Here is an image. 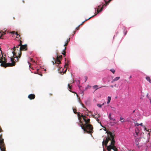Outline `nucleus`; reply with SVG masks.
Here are the masks:
<instances>
[{
	"instance_id": "nucleus-1",
	"label": "nucleus",
	"mask_w": 151,
	"mask_h": 151,
	"mask_svg": "<svg viewBox=\"0 0 151 151\" xmlns=\"http://www.w3.org/2000/svg\"><path fill=\"white\" fill-rule=\"evenodd\" d=\"M78 117V119L79 120V122L80 123L79 124L80 126L81 127L82 129H83L85 132L92 135V134L93 132V127L91 124H89L90 122V119H89L86 118L84 120L85 124H83L82 122L81 121V118H80V113L78 112L77 114Z\"/></svg>"
},
{
	"instance_id": "nucleus-2",
	"label": "nucleus",
	"mask_w": 151,
	"mask_h": 151,
	"mask_svg": "<svg viewBox=\"0 0 151 151\" xmlns=\"http://www.w3.org/2000/svg\"><path fill=\"white\" fill-rule=\"evenodd\" d=\"M18 45L14 46L12 48V52L13 54V58L14 59L15 62H17L19 61V59L20 58L22 53Z\"/></svg>"
},
{
	"instance_id": "nucleus-3",
	"label": "nucleus",
	"mask_w": 151,
	"mask_h": 151,
	"mask_svg": "<svg viewBox=\"0 0 151 151\" xmlns=\"http://www.w3.org/2000/svg\"><path fill=\"white\" fill-rule=\"evenodd\" d=\"M11 60L12 63H6V59L2 55L1 58H0V63H1V66L6 68L7 67H12L15 66V63L14 61V59L11 58Z\"/></svg>"
},
{
	"instance_id": "nucleus-4",
	"label": "nucleus",
	"mask_w": 151,
	"mask_h": 151,
	"mask_svg": "<svg viewBox=\"0 0 151 151\" xmlns=\"http://www.w3.org/2000/svg\"><path fill=\"white\" fill-rule=\"evenodd\" d=\"M19 39L20 40L19 44L18 45V47H19V49L21 50V51L27 50V45H22V38L20 37Z\"/></svg>"
},
{
	"instance_id": "nucleus-5",
	"label": "nucleus",
	"mask_w": 151,
	"mask_h": 151,
	"mask_svg": "<svg viewBox=\"0 0 151 151\" xmlns=\"http://www.w3.org/2000/svg\"><path fill=\"white\" fill-rule=\"evenodd\" d=\"M111 140V138L109 137H108L106 138L105 140H104L102 142V145L103 146L105 145L106 146H107V144L109 140Z\"/></svg>"
},
{
	"instance_id": "nucleus-6",
	"label": "nucleus",
	"mask_w": 151,
	"mask_h": 151,
	"mask_svg": "<svg viewBox=\"0 0 151 151\" xmlns=\"http://www.w3.org/2000/svg\"><path fill=\"white\" fill-rule=\"evenodd\" d=\"M62 55H61L59 57L57 56V58H56L55 60V63H57L58 64V65H59L61 63V62L60 60V59H61L62 58Z\"/></svg>"
},
{
	"instance_id": "nucleus-7",
	"label": "nucleus",
	"mask_w": 151,
	"mask_h": 151,
	"mask_svg": "<svg viewBox=\"0 0 151 151\" xmlns=\"http://www.w3.org/2000/svg\"><path fill=\"white\" fill-rule=\"evenodd\" d=\"M107 133L108 134L110 135V137L111 138V139H114V133L111 132L110 131H107Z\"/></svg>"
},
{
	"instance_id": "nucleus-8",
	"label": "nucleus",
	"mask_w": 151,
	"mask_h": 151,
	"mask_svg": "<svg viewBox=\"0 0 151 151\" xmlns=\"http://www.w3.org/2000/svg\"><path fill=\"white\" fill-rule=\"evenodd\" d=\"M35 97V96L34 94H30L28 96V98L30 100L34 99Z\"/></svg>"
},
{
	"instance_id": "nucleus-9",
	"label": "nucleus",
	"mask_w": 151,
	"mask_h": 151,
	"mask_svg": "<svg viewBox=\"0 0 151 151\" xmlns=\"http://www.w3.org/2000/svg\"><path fill=\"white\" fill-rule=\"evenodd\" d=\"M104 6V5H103L102 6ZM102 7H102L101 8V9H100V10H99L98 9H97V13H95V15H94L93 16H92V17H94L95 15H96V14H97L99 12H100L101 11H102ZM91 17H90V18H89L88 19H87V20H85V21H87V20H88V19H89L91 18Z\"/></svg>"
},
{
	"instance_id": "nucleus-10",
	"label": "nucleus",
	"mask_w": 151,
	"mask_h": 151,
	"mask_svg": "<svg viewBox=\"0 0 151 151\" xmlns=\"http://www.w3.org/2000/svg\"><path fill=\"white\" fill-rule=\"evenodd\" d=\"M104 87V86H101V87H99V86L97 85H94V86H93V88L94 89H95V90H97V89H98L99 88H101V87Z\"/></svg>"
},
{
	"instance_id": "nucleus-11",
	"label": "nucleus",
	"mask_w": 151,
	"mask_h": 151,
	"mask_svg": "<svg viewBox=\"0 0 151 151\" xmlns=\"http://www.w3.org/2000/svg\"><path fill=\"white\" fill-rule=\"evenodd\" d=\"M110 140H111V144L110 145H111V146L114 145V144L115 143V141L114 139H111Z\"/></svg>"
},
{
	"instance_id": "nucleus-12",
	"label": "nucleus",
	"mask_w": 151,
	"mask_h": 151,
	"mask_svg": "<svg viewBox=\"0 0 151 151\" xmlns=\"http://www.w3.org/2000/svg\"><path fill=\"white\" fill-rule=\"evenodd\" d=\"M66 47H65L64 49L63 50L62 52V54L64 55V56L65 57V53L66 51L65 50L66 49Z\"/></svg>"
},
{
	"instance_id": "nucleus-13",
	"label": "nucleus",
	"mask_w": 151,
	"mask_h": 151,
	"mask_svg": "<svg viewBox=\"0 0 151 151\" xmlns=\"http://www.w3.org/2000/svg\"><path fill=\"white\" fill-rule=\"evenodd\" d=\"M11 33L12 34H16L17 36H19V37H20V35L18 34L17 32H16L15 31H12L11 32Z\"/></svg>"
},
{
	"instance_id": "nucleus-14",
	"label": "nucleus",
	"mask_w": 151,
	"mask_h": 151,
	"mask_svg": "<svg viewBox=\"0 0 151 151\" xmlns=\"http://www.w3.org/2000/svg\"><path fill=\"white\" fill-rule=\"evenodd\" d=\"M112 149V146L109 145L107 146V150L108 151H111V149Z\"/></svg>"
},
{
	"instance_id": "nucleus-15",
	"label": "nucleus",
	"mask_w": 151,
	"mask_h": 151,
	"mask_svg": "<svg viewBox=\"0 0 151 151\" xmlns=\"http://www.w3.org/2000/svg\"><path fill=\"white\" fill-rule=\"evenodd\" d=\"M82 117L83 118V120H85V119H86V118H87V116H86L85 115H81L80 114V118H81V117Z\"/></svg>"
},
{
	"instance_id": "nucleus-16",
	"label": "nucleus",
	"mask_w": 151,
	"mask_h": 151,
	"mask_svg": "<svg viewBox=\"0 0 151 151\" xmlns=\"http://www.w3.org/2000/svg\"><path fill=\"white\" fill-rule=\"evenodd\" d=\"M95 118L96 119V120L101 125L103 128H105L103 126L100 122L99 119H98V118L97 117H95Z\"/></svg>"
},
{
	"instance_id": "nucleus-17",
	"label": "nucleus",
	"mask_w": 151,
	"mask_h": 151,
	"mask_svg": "<svg viewBox=\"0 0 151 151\" xmlns=\"http://www.w3.org/2000/svg\"><path fill=\"white\" fill-rule=\"evenodd\" d=\"M112 149H113L114 151H116L117 150V148L114 145L112 146Z\"/></svg>"
},
{
	"instance_id": "nucleus-18",
	"label": "nucleus",
	"mask_w": 151,
	"mask_h": 151,
	"mask_svg": "<svg viewBox=\"0 0 151 151\" xmlns=\"http://www.w3.org/2000/svg\"><path fill=\"white\" fill-rule=\"evenodd\" d=\"M146 78L148 81H149L150 83H151V79H150L149 77L147 76L146 77Z\"/></svg>"
},
{
	"instance_id": "nucleus-19",
	"label": "nucleus",
	"mask_w": 151,
	"mask_h": 151,
	"mask_svg": "<svg viewBox=\"0 0 151 151\" xmlns=\"http://www.w3.org/2000/svg\"><path fill=\"white\" fill-rule=\"evenodd\" d=\"M111 99V97H110V96H109L108 97V101H107V103L108 104H109V103L110 102Z\"/></svg>"
},
{
	"instance_id": "nucleus-20",
	"label": "nucleus",
	"mask_w": 151,
	"mask_h": 151,
	"mask_svg": "<svg viewBox=\"0 0 151 151\" xmlns=\"http://www.w3.org/2000/svg\"><path fill=\"white\" fill-rule=\"evenodd\" d=\"M112 0H109V1H105V0H104V1L105 2V4H104V5H105V6H106L107 4H108L109 2H110Z\"/></svg>"
},
{
	"instance_id": "nucleus-21",
	"label": "nucleus",
	"mask_w": 151,
	"mask_h": 151,
	"mask_svg": "<svg viewBox=\"0 0 151 151\" xmlns=\"http://www.w3.org/2000/svg\"><path fill=\"white\" fill-rule=\"evenodd\" d=\"M69 41V39L68 40H67V41H66V42H65V44L64 45V46H65V47H66V46L67 45L68 42Z\"/></svg>"
},
{
	"instance_id": "nucleus-22",
	"label": "nucleus",
	"mask_w": 151,
	"mask_h": 151,
	"mask_svg": "<svg viewBox=\"0 0 151 151\" xmlns=\"http://www.w3.org/2000/svg\"><path fill=\"white\" fill-rule=\"evenodd\" d=\"M120 78V77H117L114 79V81H116L118 80Z\"/></svg>"
},
{
	"instance_id": "nucleus-23",
	"label": "nucleus",
	"mask_w": 151,
	"mask_h": 151,
	"mask_svg": "<svg viewBox=\"0 0 151 151\" xmlns=\"http://www.w3.org/2000/svg\"><path fill=\"white\" fill-rule=\"evenodd\" d=\"M120 121L122 122H124V119L123 118L121 117L120 118Z\"/></svg>"
},
{
	"instance_id": "nucleus-24",
	"label": "nucleus",
	"mask_w": 151,
	"mask_h": 151,
	"mask_svg": "<svg viewBox=\"0 0 151 151\" xmlns=\"http://www.w3.org/2000/svg\"><path fill=\"white\" fill-rule=\"evenodd\" d=\"M4 34H5V33H4V32L3 34H1V33H0V39H3V38H2V37Z\"/></svg>"
},
{
	"instance_id": "nucleus-25",
	"label": "nucleus",
	"mask_w": 151,
	"mask_h": 151,
	"mask_svg": "<svg viewBox=\"0 0 151 151\" xmlns=\"http://www.w3.org/2000/svg\"><path fill=\"white\" fill-rule=\"evenodd\" d=\"M72 86H70V84H68V88H69L70 89L71 88Z\"/></svg>"
},
{
	"instance_id": "nucleus-26",
	"label": "nucleus",
	"mask_w": 151,
	"mask_h": 151,
	"mask_svg": "<svg viewBox=\"0 0 151 151\" xmlns=\"http://www.w3.org/2000/svg\"><path fill=\"white\" fill-rule=\"evenodd\" d=\"M110 70L114 74V73L115 72V70L114 69H111Z\"/></svg>"
},
{
	"instance_id": "nucleus-27",
	"label": "nucleus",
	"mask_w": 151,
	"mask_h": 151,
	"mask_svg": "<svg viewBox=\"0 0 151 151\" xmlns=\"http://www.w3.org/2000/svg\"><path fill=\"white\" fill-rule=\"evenodd\" d=\"M97 106H98L99 107L101 108L102 107L101 104H97Z\"/></svg>"
},
{
	"instance_id": "nucleus-28",
	"label": "nucleus",
	"mask_w": 151,
	"mask_h": 151,
	"mask_svg": "<svg viewBox=\"0 0 151 151\" xmlns=\"http://www.w3.org/2000/svg\"><path fill=\"white\" fill-rule=\"evenodd\" d=\"M109 119L111 120H112L113 121H115V119L114 118H112V117H111Z\"/></svg>"
},
{
	"instance_id": "nucleus-29",
	"label": "nucleus",
	"mask_w": 151,
	"mask_h": 151,
	"mask_svg": "<svg viewBox=\"0 0 151 151\" xmlns=\"http://www.w3.org/2000/svg\"><path fill=\"white\" fill-rule=\"evenodd\" d=\"M100 116V115H99V114H98L97 116H94L93 115V116H94V118H95V117H97L98 118H99Z\"/></svg>"
},
{
	"instance_id": "nucleus-30",
	"label": "nucleus",
	"mask_w": 151,
	"mask_h": 151,
	"mask_svg": "<svg viewBox=\"0 0 151 151\" xmlns=\"http://www.w3.org/2000/svg\"><path fill=\"white\" fill-rule=\"evenodd\" d=\"M124 31H125L124 35H125L126 34V33L127 32V31L126 30V29H125L124 30Z\"/></svg>"
},
{
	"instance_id": "nucleus-31",
	"label": "nucleus",
	"mask_w": 151,
	"mask_h": 151,
	"mask_svg": "<svg viewBox=\"0 0 151 151\" xmlns=\"http://www.w3.org/2000/svg\"><path fill=\"white\" fill-rule=\"evenodd\" d=\"M111 117V114L110 113L109 115V119H110Z\"/></svg>"
},
{
	"instance_id": "nucleus-32",
	"label": "nucleus",
	"mask_w": 151,
	"mask_h": 151,
	"mask_svg": "<svg viewBox=\"0 0 151 151\" xmlns=\"http://www.w3.org/2000/svg\"><path fill=\"white\" fill-rule=\"evenodd\" d=\"M85 80H86V81H86L87 79V78H88V77L87 76H85Z\"/></svg>"
},
{
	"instance_id": "nucleus-33",
	"label": "nucleus",
	"mask_w": 151,
	"mask_h": 151,
	"mask_svg": "<svg viewBox=\"0 0 151 151\" xmlns=\"http://www.w3.org/2000/svg\"><path fill=\"white\" fill-rule=\"evenodd\" d=\"M112 108L113 109H112L114 111H115V110H116L115 108H114V107H112Z\"/></svg>"
},
{
	"instance_id": "nucleus-34",
	"label": "nucleus",
	"mask_w": 151,
	"mask_h": 151,
	"mask_svg": "<svg viewBox=\"0 0 151 151\" xmlns=\"http://www.w3.org/2000/svg\"><path fill=\"white\" fill-rule=\"evenodd\" d=\"M135 125L137 126H138L139 125V124L138 123H136L135 124Z\"/></svg>"
},
{
	"instance_id": "nucleus-35",
	"label": "nucleus",
	"mask_w": 151,
	"mask_h": 151,
	"mask_svg": "<svg viewBox=\"0 0 151 151\" xmlns=\"http://www.w3.org/2000/svg\"><path fill=\"white\" fill-rule=\"evenodd\" d=\"M79 26L78 27H77V28H76V29L77 30H78V29H79Z\"/></svg>"
},
{
	"instance_id": "nucleus-36",
	"label": "nucleus",
	"mask_w": 151,
	"mask_h": 151,
	"mask_svg": "<svg viewBox=\"0 0 151 151\" xmlns=\"http://www.w3.org/2000/svg\"><path fill=\"white\" fill-rule=\"evenodd\" d=\"M145 129L146 131H147V132H149V130L148 129V130H147V129L146 128H145Z\"/></svg>"
},
{
	"instance_id": "nucleus-37",
	"label": "nucleus",
	"mask_w": 151,
	"mask_h": 151,
	"mask_svg": "<svg viewBox=\"0 0 151 151\" xmlns=\"http://www.w3.org/2000/svg\"><path fill=\"white\" fill-rule=\"evenodd\" d=\"M114 81H114V79L113 80L111 81V83H113L114 82Z\"/></svg>"
},
{
	"instance_id": "nucleus-38",
	"label": "nucleus",
	"mask_w": 151,
	"mask_h": 151,
	"mask_svg": "<svg viewBox=\"0 0 151 151\" xmlns=\"http://www.w3.org/2000/svg\"><path fill=\"white\" fill-rule=\"evenodd\" d=\"M73 111H74V112L75 113V114H76L77 113V112H76V111H75L74 110H73Z\"/></svg>"
},
{
	"instance_id": "nucleus-39",
	"label": "nucleus",
	"mask_w": 151,
	"mask_h": 151,
	"mask_svg": "<svg viewBox=\"0 0 151 151\" xmlns=\"http://www.w3.org/2000/svg\"><path fill=\"white\" fill-rule=\"evenodd\" d=\"M139 125L142 126V123H141V124H139Z\"/></svg>"
},
{
	"instance_id": "nucleus-40",
	"label": "nucleus",
	"mask_w": 151,
	"mask_h": 151,
	"mask_svg": "<svg viewBox=\"0 0 151 151\" xmlns=\"http://www.w3.org/2000/svg\"><path fill=\"white\" fill-rule=\"evenodd\" d=\"M110 87H111L112 88H113L114 87L112 85H111Z\"/></svg>"
},
{
	"instance_id": "nucleus-41",
	"label": "nucleus",
	"mask_w": 151,
	"mask_h": 151,
	"mask_svg": "<svg viewBox=\"0 0 151 151\" xmlns=\"http://www.w3.org/2000/svg\"><path fill=\"white\" fill-rule=\"evenodd\" d=\"M136 135H138V132H137L136 131Z\"/></svg>"
},
{
	"instance_id": "nucleus-42",
	"label": "nucleus",
	"mask_w": 151,
	"mask_h": 151,
	"mask_svg": "<svg viewBox=\"0 0 151 151\" xmlns=\"http://www.w3.org/2000/svg\"><path fill=\"white\" fill-rule=\"evenodd\" d=\"M68 65V64L66 63L65 64V66H66L67 65Z\"/></svg>"
},
{
	"instance_id": "nucleus-43",
	"label": "nucleus",
	"mask_w": 151,
	"mask_h": 151,
	"mask_svg": "<svg viewBox=\"0 0 151 151\" xmlns=\"http://www.w3.org/2000/svg\"><path fill=\"white\" fill-rule=\"evenodd\" d=\"M85 21H84L81 24V25L83 23L85 22Z\"/></svg>"
},
{
	"instance_id": "nucleus-44",
	"label": "nucleus",
	"mask_w": 151,
	"mask_h": 151,
	"mask_svg": "<svg viewBox=\"0 0 151 151\" xmlns=\"http://www.w3.org/2000/svg\"><path fill=\"white\" fill-rule=\"evenodd\" d=\"M104 103H103L102 104H101L102 106L104 105Z\"/></svg>"
},
{
	"instance_id": "nucleus-45",
	"label": "nucleus",
	"mask_w": 151,
	"mask_h": 151,
	"mask_svg": "<svg viewBox=\"0 0 151 151\" xmlns=\"http://www.w3.org/2000/svg\"><path fill=\"white\" fill-rule=\"evenodd\" d=\"M69 91H70V92H72V91H71L70 90H69ZM73 92V93H75V92Z\"/></svg>"
},
{
	"instance_id": "nucleus-46",
	"label": "nucleus",
	"mask_w": 151,
	"mask_h": 151,
	"mask_svg": "<svg viewBox=\"0 0 151 151\" xmlns=\"http://www.w3.org/2000/svg\"><path fill=\"white\" fill-rule=\"evenodd\" d=\"M114 86H115V87H116V84H115L114 85Z\"/></svg>"
},
{
	"instance_id": "nucleus-47",
	"label": "nucleus",
	"mask_w": 151,
	"mask_h": 151,
	"mask_svg": "<svg viewBox=\"0 0 151 151\" xmlns=\"http://www.w3.org/2000/svg\"><path fill=\"white\" fill-rule=\"evenodd\" d=\"M150 104H151V99H150Z\"/></svg>"
},
{
	"instance_id": "nucleus-48",
	"label": "nucleus",
	"mask_w": 151,
	"mask_h": 151,
	"mask_svg": "<svg viewBox=\"0 0 151 151\" xmlns=\"http://www.w3.org/2000/svg\"><path fill=\"white\" fill-rule=\"evenodd\" d=\"M53 63V64H54V63L53 61L52 62Z\"/></svg>"
},
{
	"instance_id": "nucleus-49",
	"label": "nucleus",
	"mask_w": 151,
	"mask_h": 151,
	"mask_svg": "<svg viewBox=\"0 0 151 151\" xmlns=\"http://www.w3.org/2000/svg\"><path fill=\"white\" fill-rule=\"evenodd\" d=\"M98 7H99V8L100 7V6H98Z\"/></svg>"
},
{
	"instance_id": "nucleus-50",
	"label": "nucleus",
	"mask_w": 151,
	"mask_h": 151,
	"mask_svg": "<svg viewBox=\"0 0 151 151\" xmlns=\"http://www.w3.org/2000/svg\"><path fill=\"white\" fill-rule=\"evenodd\" d=\"M103 151H105V150L104 149Z\"/></svg>"
},
{
	"instance_id": "nucleus-51",
	"label": "nucleus",
	"mask_w": 151,
	"mask_h": 151,
	"mask_svg": "<svg viewBox=\"0 0 151 151\" xmlns=\"http://www.w3.org/2000/svg\"><path fill=\"white\" fill-rule=\"evenodd\" d=\"M134 111H133V112H134Z\"/></svg>"
},
{
	"instance_id": "nucleus-52",
	"label": "nucleus",
	"mask_w": 151,
	"mask_h": 151,
	"mask_svg": "<svg viewBox=\"0 0 151 151\" xmlns=\"http://www.w3.org/2000/svg\"><path fill=\"white\" fill-rule=\"evenodd\" d=\"M131 76H130V78H131Z\"/></svg>"
},
{
	"instance_id": "nucleus-53",
	"label": "nucleus",
	"mask_w": 151,
	"mask_h": 151,
	"mask_svg": "<svg viewBox=\"0 0 151 151\" xmlns=\"http://www.w3.org/2000/svg\"><path fill=\"white\" fill-rule=\"evenodd\" d=\"M82 105H83V106L84 105L83 104Z\"/></svg>"
}]
</instances>
